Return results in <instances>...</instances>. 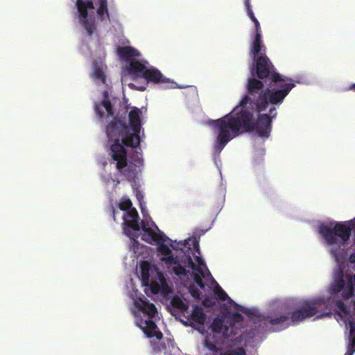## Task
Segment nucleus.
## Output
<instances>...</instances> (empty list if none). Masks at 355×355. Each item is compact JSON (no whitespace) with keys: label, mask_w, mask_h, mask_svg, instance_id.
I'll return each mask as SVG.
<instances>
[{"label":"nucleus","mask_w":355,"mask_h":355,"mask_svg":"<svg viewBox=\"0 0 355 355\" xmlns=\"http://www.w3.org/2000/svg\"><path fill=\"white\" fill-rule=\"evenodd\" d=\"M276 105H269V114H261L257 107L231 112L223 117L211 120L209 124L217 129L214 148L220 153L234 138L254 130L261 137H268L271 131L272 119L277 116Z\"/></svg>","instance_id":"nucleus-1"},{"label":"nucleus","mask_w":355,"mask_h":355,"mask_svg":"<svg viewBox=\"0 0 355 355\" xmlns=\"http://www.w3.org/2000/svg\"><path fill=\"white\" fill-rule=\"evenodd\" d=\"M327 309L329 311L323 312L318 318L330 316L331 310L347 315L349 309L341 300H331L318 297L305 301L297 306L293 311L285 313H277L274 316L268 315L265 320L272 326H280L284 329L288 325V322L296 324L303 321L307 318L316 315L321 310Z\"/></svg>","instance_id":"nucleus-2"},{"label":"nucleus","mask_w":355,"mask_h":355,"mask_svg":"<svg viewBox=\"0 0 355 355\" xmlns=\"http://www.w3.org/2000/svg\"><path fill=\"white\" fill-rule=\"evenodd\" d=\"M263 83V80L255 76L249 78L246 85V94L232 112L254 107L259 111H266L269 105L282 104L291 89L295 87V85H285V88H279L266 83L267 87L264 89Z\"/></svg>","instance_id":"nucleus-3"},{"label":"nucleus","mask_w":355,"mask_h":355,"mask_svg":"<svg viewBox=\"0 0 355 355\" xmlns=\"http://www.w3.org/2000/svg\"><path fill=\"white\" fill-rule=\"evenodd\" d=\"M106 134L110 141H113L110 146L111 157L116 162V168L119 172L128 180H135L137 174L136 164L127 159V151L123 144V139L129 137L131 134V128L117 117L108 123L106 128Z\"/></svg>","instance_id":"nucleus-4"},{"label":"nucleus","mask_w":355,"mask_h":355,"mask_svg":"<svg viewBox=\"0 0 355 355\" xmlns=\"http://www.w3.org/2000/svg\"><path fill=\"white\" fill-rule=\"evenodd\" d=\"M250 73L252 76H255L263 80L265 83L271 84L279 88H285V85H295L291 78L284 76L277 71L266 55L254 59L250 67Z\"/></svg>","instance_id":"nucleus-5"},{"label":"nucleus","mask_w":355,"mask_h":355,"mask_svg":"<svg viewBox=\"0 0 355 355\" xmlns=\"http://www.w3.org/2000/svg\"><path fill=\"white\" fill-rule=\"evenodd\" d=\"M355 233V218L343 222L331 223L318 227V233L328 245L348 243L352 232Z\"/></svg>","instance_id":"nucleus-6"},{"label":"nucleus","mask_w":355,"mask_h":355,"mask_svg":"<svg viewBox=\"0 0 355 355\" xmlns=\"http://www.w3.org/2000/svg\"><path fill=\"white\" fill-rule=\"evenodd\" d=\"M139 310L143 315L137 320V325L143 331L146 337H155L157 340H161L163 338V334L154 321L157 313L155 304L146 299L141 300Z\"/></svg>","instance_id":"nucleus-7"},{"label":"nucleus","mask_w":355,"mask_h":355,"mask_svg":"<svg viewBox=\"0 0 355 355\" xmlns=\"http://www.w3.org/2000/svg\"><path fill=\"white\" fill-rule=\"evenodd\" d=\"M119 56L128 62L127 71L134 79L143 78V73L147 69V61H139L137 58L140 57L141 53L132 46H119L117 48Z\"/></svg>","instance_id":"nucleus-8"},{"label":"nucleus","mask_w":355,"mask_h":355,"mask_svg":"<svg viewBox=\"0 0 355 355\" xmlns=\"http://www.w3.org/2000/svg\"><path fill=\"white\" fill-rule=\"evenodd\" d=\"M141 282L144 286H149L153 294L161 293L167 295L171 293L166 279L164 274L156 270V280L150 281V264L148 261H143L140 266Z\"/></svg>","instance_id":"nucleus-9"},{"label":"nucleus","mask_w":355,"mask_h":355,"mask_svg":"<svg viewBox=\"0 0 355 355\" xmlns=\"http://www.w3.org/2000/svg\"><path fill=\"white\" fill-rule=\"evenodd\" d=\"M76 6L80 22L85 27L88 35L92 36L97 28L93 1L92 0H76Z\"/></svg>","instance_id":"nucleus-10"},{"label":"nucleus","mask_w":355,"mask_h":355,"mask_svg":"<svg viewBox=\"0 0 355 355\" xmlns=\"http://www.w3.org/2000/svg\"><path fill=\"white\" fill-rule=\"evenodd\" d=\"M330 252L338 266L334 271V282L330 286L329 292L331 294H337L343 289L345 285L343 270L340 265L342 262L343 252L340 251V246L331 248Z\"/></svg>","instance_id":"nucleus-11"},{"label":"nucleus","mask_w":355,"mask_h":355,"mask_svg":"<svg viewBox=\"0 0 355 355\" xmlns=\"http://www.w3.org/2000/svg\"><path fill=\"white\" fill-rule=\"evenodd\" d=\"M141 111L137 107H134L129 113V121L132 126L131 134L129 137L123 139V144L127 147L135 148L140 144V137L139 135L141 130Z\"/></svg>","instance_id":"nucleus-12"},{"label":"nucleus","mask_w":355,"mask_h":355,"mask_svg":"<svg viewBox=\"0 0 355 355\" xmlns=\"http://www.w3.org/2000/svg\"><path fill=\"white\" fill-rule=\"evenodd\" d=\"M184 252V257H185V264H187V267L193 270L192 277L194 282L202 289H205V284L202 281V278L205 277V272L203 270L202 266H205V263L202 259L199 257H196V261L198 266L193 261L191 256V248Z\"/></svg>","instance_id":"nucleus-13"},{"label":"nucleus","mask_w":355,"mask_h":355,"mask_svg":"<svg viewBox=\"0 0 355 355\" xmlns=\"http://www.w3.org/2000/svg\"><path fill=\"white\" fill-rule=\"evenodd\" d=\"M146 80L147 83H153L154 84H168L167 87L173 88L175 87L174 85L175 82L165 77L162 72L155 67H150L143 73V78Z\"/></svg>","instance_id":"nucleus-14"},{"label":"nucleus","mask_w":355,"mask_h":355,"mask_svg":"<svg viewBox=\"0 0 355 355\" xmlns=\"http://www.w3.org/2000/svg\"><path fill=\"white\" fill-rule=\"evenodd\" d=\"M103 108L106 110L107 118L114 116V112L113 106L110 102L108 92L107 91H104L103 92V98L101 103L95 105V112L100 119H103L105 116V113L102 110Z\"/></svg>","instance_id":"nucleus-15"},{"label":"nucleus","mask_w":355,"mask_h":355,"mask_svg":"<svg viewBox=\"0 0 355 355\" xmlns=\"http://www.w3.org/2000/svg\"><path fill=\"white\" fill-rule=\"evenodd\" d=\"M141 228L144 231L141 239L148 243H152L153 241L160 243L168 239L165 235L156 233L153 229L146 227L144 221H141Z\"/></svg>","instance_id":"nucleus-16"},{"label":"nucleus","mask_w":355,"mask_h":355,"mask_svg":"<svg viewBox=\"0 0 355 355\" xmlns=\"http://www.w3.org/2000/svg\"><path fill=\"white\" fill-rule=\"evenodd\" d=\"M266 47L265 46L262 36L253 35L252 41L250 44V55L253 59L257 58L261 55H266Z\"/></svg>","instance_id":"nucleus-17"},{"label":"nucleus","mask_w":355,"mask_h":355,"mask_svg":"<svg viewBox=\"0 0 355 355\" xmlns=\"http://www.w3.org/2000/svg\"><path fill=\"white\" fill-rule=\"evenodd\" d=\"M165 241L157 243L158 244L157 251L164 257L161 260L167 266L178 263V256L174 257L169 247L164 243Z\"/></svg>","instance_id":"nucleus-18"},{"label":"nucleus","mask_w":355,"mask_h":355,"mask_svg":"<svg viewBox=\"0 0 355 355\" xmlns=\"http://www.w3.org/2000/svg\"><path fill=\"white\" fill-rule=\"evenodd\" d=\"M124 223L126 226L132 229V230L137 232L139 231L140 227L139 224V214L136 209L131 208L130 210L127 211L126 214L124 216ZM136 237L138 235L135 236Z\"/></svg>","instance_id":"nucleus-19"},{"label":"nucleus","mask_w":355,"mask_h":355,"mask_svg":"<svg viewBox=\"0 0 355 355\" xmlns=\"http://www.w3.org/2000/svg\"><path fill=\"white\" fill-rule=\"evenodd\" d=\"M189 320L192 322L191 326H195L196 324L203 325L206 320V315L201 307L194 305Z\"/></svg>","instance_id":"nucleus-20"},{"label":"nucleus","mask_w":355,"mask_h":355,"mask_svg":"<svg viewBox=\"0 0 355 355\" xmlns=\"http://www.w3.org/2000/svg\"><path fill=\"white\" fill-rule=\"evenodd\" d=\"M185 262V257L182 256V259L180 260L178 258V263L176 264H171L173 266L172 267V271L175 275L180 277L181 278L182 276L188 277L190 275V272L186 269L187 267V264L184 263ZM170 267V266H168Z\"/></svg>","instance_id":"nucleus-21"},{"label":"nucleus","mask_w":355,"mask_h":355,"mask_svg":"<svg viewBox=\"0 0 355 355\" xmlns=\"http://www.w3.org/2000/svg\"><path fill=\"white\" fill-rule=\"evenodd\" d=\"M98 7L96 10L98 19L103 21L106 19L110 20V15L107 8V0H97Z\"/></svg>","instance_id":"nucleus-22"},{"label":"nucleus","mask_w":355,"mask_h":355,"mask_svg":"<svg viewBox=\"0 0 355 355\" xmlns=\"http://www.w3.org/2000/svg\"><path fill=\"white\" fill-rule=\"evenodd\" d=\"M171 304L174 308L182 311H186L188 309V306L178 296L173 297Z\"/></svg>","instance_id":"nucleus-23"},{"label":"nucleus","mask_w":355,"mask_h":355,"mask_svg":"<svg viewBox=\"0 0 355 355\" xmlns=\"http://www.w3.org/2000/svg\"><path fill=\"white\" fill-rule=\"evenodd\" d=\"M214 294L216 296L217 299H218L221 301H225L229 298L227 294L224 291V290L219 285H217L214 288Z\"/></svg>","instance_id":"nucleus-24"},{"label":"nucleus","mask_w":355,"mask_h":355,"mask_svg":"<svg viewBox=\"0 0 355 355\" xmlns=\"http://www.w3.org/2000/svg\"><path fill=\"white\" fill-rule=\"evenodd\" d=\"M94 77L95 79L101 81L103 83H105L106 76L103 69L100 67H96L94 71Z\"/></svg>","instance_id":"nucleus-25"},{"label":"nucleus","mask_w":355,"mask_h":355,"mask_svg":"<svg viewBox=\"0 0 355 355\" xmlns=\"http://www.w3.org/2000/svg\"><path fill=\"white\" fill-rule=\"evenodd\" d=\"M190 243H191L193 249L196 250V252L200 254V247H199V239L197 237H193L192 239H189L187 240L184 241V243L182 244L184 247L187 246V245H190Z\"/></svg>","instance_id":"nucleus-26"},{"label":"nucleus","mask_w":355,"mask_h":355,"mask_svg":"<svg viewBox=\"0 0 355 355\" xmlns=\"http://www.w3.org/2000/svg\"><path fill=\"white\" fill-rule=\"evenodd\" d=\"M223 327V322L220 319L216 318L211 324L212 331L216 333H220Z\"/></svg>","instance_id":"nucleus-27"},{"label":"nucleus","mask_w":355,"mask_h":355,"mask_svg":"<svg viewBox=\"0 0 355 355\" xmlns=\"http://www.w3.org/2000/svg\"><path fill=\"white\" fill-rule=\"evenodd\" d=\"M245 7L246 8L247 15L252 20V21H255L257 19L254 16V14L252 11V6L250 4V0H244Z\"/></svg>","instance_id":"nucleus-28"},{"label":"nucleus","mask_w":355,"mask_h":355,"mask_svg":"<svg viewBox=\"0 0 355 355\" xmlns=\"http://www.w3.org/2000/svg\"><path fill=\"white\" fill-rule=\"evenodd\" d=\"M224 355H246V352L244 348L240 347L235 349H227L224 352Z\"/></svg>","instance_id":"nucleus-29"},{"label":"nucleus","mask_w":355,"mask_h":355,"mask_svg":"<svg viewBox=\"0 0 355 355\" xmlns=\"http://www.w3.org/2000/svg\"><path fill=\"white\" fill-rule=\"evenodd\" d=\"M132 202L130 199H123L119 205V207L121 210L128 211L132 207Z\"/></svg>","instance_id":"nucleus-30"},{"label":"nucleus","mask_w":355,"mask_h":355,"mask_svg":"<svg viewBox=\"0 0 355 355\" xmlns=\"http://www.w3.org/2000/svg\"><path fill=\"white\" fill-rule=\"evenodd\" d=\"M189 291L191 295L196 299H200V296L202 293L196 288L194 284H191L189 285Z\"/></svg>","instance_id":"nucleus-31"},{"label":"nucleus","mask_w":355,"mask_h":355,"mask_svg":"<svg viewBox=\"0 0 355 355\" xmlns=\"http://www.w3.org/2000/svg\"><path fill=\"white\" fill-rule=\"evenodd\" d=\"M205 346L206 348H207L209 350L214 352L218 353L220 350V349L212 342L209 341L208 339H206L205 341Z\"/></svg>","instance_id":"nucleus-32"},{"label":"nucleus","mask_w":355,"mask_h":355,"mask_svg":"<svg viewBox=\"0 0 355 355\" xmlns=\"http://www.w3.org/2000/svg\"><path fill=\"white\" fill-rule=\"evenodd\" d=\"M349 334L352 338V340H355V322L353 320L349 321Z\"/></svg>","instance_id":"nucleus-33"},{"label":"nucleus","mask_w":355,"mask_h":355,"mask_svg":"<svg viewBox=\"0 0 355 355\" xmlns=\"http://www.w3.org/2000/svg\"><path fill=\"white\" fill-rule=\"evenodd\" d=\"M254 24V33L253 35H259L262 36L261 35V28L259 21L258 19L255 20V21H252Z\"/></svg>","instance_id":"nucleus-34"},{"label":"nucleus","mask_w":355,"mask_h":355,"mask_svg":"<svg viewBox=\"0 0 355 355\" xmlns=\"http://www.w3.org/2000/svg\"><path fill=\"white\" fill-rule=\"evenodd\" d=\"M232 320L236 322H240L243 320V316L240 313L236 311L232 315Z\"/></svg>","instance_id":"nucleus-35"},{"label":"nucleus","mask_w":355,"mask_h":355,"mask_svg":"<svg viewBox=\"0 0 355 355\" xmlns=\"http://www.w3.org/2000/svg\"><path fill=\"white\" fill-rule=\"evenodd\" d=\"M350 348L347 349L345 355H352L355 352V340H351Z\"/></svg>","instance_id":"nucleus-36"},{"label":"nucleus","mask_w":355,"mask_h":355,"mask_svg":"<svg viewBox=\"0 0 355 355\" xmlns=\"http://www.w3.org/2000/svg\"><path fill=\"white\" fill-rule=\"evenodd\" d=\"M349 261L350 263L355 264V252L350 254Z\"/></svg>","instance_id":"nucleus-37"},{"label":"nucleus","mask_w":355,"mask_h":355,"mask_svg":"<svg viewBox=\"0 0 355 355\" xmlns=\"http://www.w3.org/2000/svg\"><path fill=\"white\" fill-rule=\"evenodd\" d=\"M136 196L139 201H141V199L143 198L141 193L139 191H137Z\"/></svg>","instance_id":"nucleus-38"},{"label":"nucleus","mask_w":355,"mask_h":355,"mask_svg":"<svg viewBox=\"0 0 355 355\" xmlns=\"http://www.w3.org/2000/svg\"><path fill=\"white\" fill-rule=\"evenodd\" d=\"M112 209L113 218H114V220H115V209L113 207H112Z\"/></svg>","instance_id":"nucleus-39"},{"label":"nucleus","mask_w":355,"mask_h":355,"mask_svg":"<svg viewBox=\"0 0 355 355\" xmlns=\"http://www.w3.org/2000/svg\"><path fill=\"white\" fill-rule=\"evenodd\" d=\"M351 88L355 91V83L351 86Z\"/></svg>","instance_id":"nucleus-40"},{"label":"nucleus","mask_w":355,"mask_h":355,"mask_svg":"<svg viewBox=\"0 0 355 355\" xmlns=\"http://www.w3.org/2000/svg\"><path fill=\"white\" fill-rule=\"evenodd\" d=\"M145 89H146V87H141L139 89H140L141 91H144Z\"/></svg>","instance_id":"nucleus-41"},{"label":"nucleus","mask_w":355,"mask_h":355,"mask_svg":"<svg viewBox=\"0 0 355 355\" xmlns=\"http://www.w3.org/2000/svg\"><path fill=\"white\" fill-rule=\"evenodd\" d=\"M125 232H126V234H128V236H130V234H128V231H127V230H125Z\"/></svg>","instance_id":"nucleus-42"},{"label":"nucleus","mask_w":355,"mask_h":355,"mask_svg":"<svg viewBox=\"0 0 355 355\" xmlns=\"http://www.w3.org/2000/svg\"><path fill=\"white\" fill-rule=\"evenodd\" d=\"M354 309L355 311V302H354Z\"/></svg>","instance_id":"nucleus-43"},{"label":"nucleus","mask_w":355,"mask_h":355,"mask_svg":"<svg viewBox=\"0 0 355 355\" xmlns=\"http://www.w3.org/2000/svg\"><path fill=\"white\" fill-rule=\"evenodd\" d=\"M221 355H224V352L221 354Z\"/></svg>","instance_id":"nucleus-44"}]
</instances>
